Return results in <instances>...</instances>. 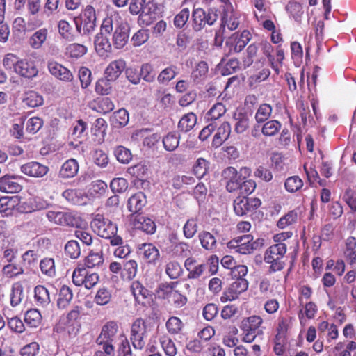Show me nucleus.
Listing matches in <instances>:
<instances>
[{"label": "nucleus", "instance_id": "nucleus-5", "mask_svg": "<svg viewBox=\"0 0 356 356\" xmlns=\"http://www.w3.org/2000/svg\"><path fill=\"white\" fill-rule=\"evenodd\" d=\"M114 18L106 17L101 25L100 33L95 38V50L100 56H104L111 49V44L108 38L104 34H110L113 30Z\"/></svg>", "mask_w": 356, "mask_h": 356}, {"label": "nucleus", "instance_id": "nucleus-2", "mask_svg": "<svg viewBox=\"0 0 356 356\" xmlns=\"http://www.w3.org/2000/svg\"><path fill=\"white\" fill-rule=\"evenodd\" d=\"M119 326L117 322L110 321L102 327L99 335L96 339L97 345L102 346L106 355H112L115 351V344L120 340Z\"/></svg>", "mask_w": 356, "mask_h": 356}, {"label": "nucleus", "instance_id": "nucleus-28", "mask_svg": "<svg viewBox=\"0 0 356 356\" xmlns=\"http://www.w3.org/2000/svg\"><path fill=\"white\" fill-rule=\"evenodd\" d=\"M233 118L236 122L234 131L237 134H243L249 128L250 117L248 113L242 111L235 112L233 115Z\"/></svg>", "mask_w": 356, "mask_h": 356}, {"label": "nucleus", "instance_id": "nucleus-17", "mask_svg": "<svg viewBox=\"0 0 356 356\" xmlns=\"http://www.w3.org/2000/svg\"><path fill=\"white\" fill-rule=\"evenodd\" d=\"M20 170L23 174L35 178L44 177L49 170L47 165L36 161H31L22 165Z\"/></svg>", "mask_w": 356, "mask_h": 356}, {"label": "nucleus", "instance_id": "nucleus-19", "mask_svg": "<svg viewBox=\"0 0 356 356\" xmlns=\"http://www.w3.org/2000/svg\"><path fill=\"white\" fill-rule=\"evenodd\" d=\"M19 202L20 198L18 196L1 197L0 213L6 216L13 215L15 211L19 210Z\"/></svg>", "mask_w": 356, "mask_h": 356}, {"label": "nucleus", "instance_id": "nucleus-34", "mask_svg": "<svg viewBox=\"0 0 356 356\" xmlns=\"http://www.w3.org/2000/svg\"><path fill=\"white\" fill-rule=\"evenodd\" d=\"M34 298L38 306L45 307L51 302L49 292L46 287L38 285L34 289Z\"/></svg>", "mask_w": 356, "mask_h": 356}, {"label": "nucleus", "instance_id": "nucleus-54", "mask_svg": "<svg viewBox=\"0 0 356 356\" xmlns=\"http://www.w3.org/2000/svg\"><path fill=\"white\" fill-rule=\"evenodd\" d=\"M87 52V47L78 43L69 44L66 48V54L71 58H79L85 55Z\"/></svg>", "mask_w": 356, "mask_h": 356}, {"label": "nucleus", "instance_id": "nucleus-7", "mask_svg": "<svg viewBox=\"0 0 356 356\" xmlns=\"http://www.w3.org/2000/svg\"><path fill=\"white\" fill-rule=\"evenodd\" d=\"M99 275L96 273L88 272L81 264H79L74 270L72 282L78 286H84L86 289H90L99 282Z\"/></svg>", "mask_w": 356, "mask_h": 356}, {"label": "nucleus", "instance_id": "nucleus-36", "mask_svg": "<svg viewBox=\"0 0 356 356\" xmlns=\"http://www.w3.org/2000/svg\"><path fill=\"white\" fill-rule=\"evenodd\" d=\"M104 262V257L102 250L95 252L91 250L84 259V264L81 266L84 268H93L101 266Z\"/></svg>", "mask_w": 356, "mask_h": 356}, {"label": "nucleus", "instance_id": "nucleus-50", "mask_svg": "<svg viewBox=\"0 0 356 356\" xmlns=\"http://www.w3.org/2000/svg\"><path fill=\"white\" fill-rule=\"evenodd\" d=\"M180 136L176 133H168L163 138V144L165 150L172 152L175 150L179 144Z\"/></svg>", "mask_w": 356, "mask_h": 356}, {"label": "nucleus", "instance_id": "nucleus-46", "mask_svg": "<svg viewBox=\"0 0 356 356\" xmlns=\"http://www.w3.org/2000/svg\"><path fill=\"white\" fill-rule=\"evenodd\" d=\"M129 120V113L124 108H120L114 112L111 117V122L115 127H124L128 124Z\"/></svg>", "mask_w": 356, "mask_h": 356}, {"label": "nucleus", "instance_id": "nucleus-57", "mask_svg": "<svg viewBox=\"0 0 356 356\" xmlns=\"http://www.w3.org/2000/svg\"><path fill=\"white\" fill-rule=\"evenodd\" d=\"M172 252L175 257H186L190 254V247L184 241L175 242L172 245Z\"/></svg>", "mask_w": 356, "mask_h": 356}, {"label": "nucleus", "instance_id": "nucleus-61", "mask_svg": "<svg viewBox=\"0 0 356 356\" xmlns=\"http://www.w3.org/2000/svg\"><path fill=\"white\" fill-rule=\"evenodd\" d=\"M140 79L145 81L152 83L155 80L156 72L153 66L149 63L143 64L140 70Z\"/></svg>", "mask_w": 356, "mask_h": 356}, {"label": "nucleus", "instance_id": "nucleus-11", "mask_svg": "<svg viewBox=\"0 0 356 356\" xmlns=\"http://www.w3.org/2000/svg\"><path fill=\"white\" fill-rule=\"evenodd\" d=\"M221 177L228 192L233 193L239 189L243 177L235 168L227 167L222 171Z\"/></svg>", "mask_w": 356, "mask_h": 356}, {"label": "nucleus", "instance_id": "nucleus-53", "mask_svg": "<svg viewBox=\"0 0 356 356\" xmlns=\"http://www.w3.org/2000/svg\"><path fill=\"white\" fill-rule=\"evenodd\" d=\"M234 210L235 213L239 216H243L250 212L247 197H236L234 201Z\"/></svg>", "mask_w": 356, "mask_h": 356}, {"label": "nucleus", "instance_id": "nucleus-4", "mask_svg": "<svg viewBox=\"0 0 356 356\" xmlns=\"http://www.w3.org/2000/svg\"><path fill=\"white\" fill-rule=\"evenodd\" d=\"M286 252V245L279 243L270 246L265 252L264 261L270 264V270H281L284 266L282 259Z\"/></svg>", "mask_w": 356, "mask_h": 356}, {"label": "nucleus", "instance_id": "nucleus-63", "mask_svg": "<svg viewBox=\"0 0 356 356\" xmlns=\"http://www.w3.org/2000/svg\"><path fill=\"white\" fill-rule=\"evenodd\" d=\"M298 218L297 212L292 210L289 211L286 215L280 218L277 225L280 229H284L289 225L295 223Z\"/></svg>", "mask_w": 356, "mask_h": 356}, {"label": "nucleus", "instance_id": "nucleus-51", "mask_svg": "<svg viewBox=\"0 0 356 356\" xmlns=\"http://www.w3.org/2000/svg\"><path fill=\"white\" fill-rule=\"evenodd\" d=\"M24 103L30 108L40 106L44 103L42 95L35 91H30L26 94L23 100Z\"/></svg>", "mask_w": 356, "mask_h": 356}, {"label": "nucleus", "instance_id": "nucleus-8", "mask_svg": "<svg viewBox=\"0 0 356 356\" xmlns=\"http://www.w3.org/2000/svg\"><path fill=\"white\" fill-rule=\"evenodd\" d=\"M251 40L250 31L244 30L241 33H235L225 42V51L227 56L241 52Z\"/></svg>", "mask_w": 356, "mask_h": 356}, {"label": "nucleus", "instance_id": "nucleus-40", "mask_svg": "<svg viewBox=\"0 0 356 356\" xmlns=\"http://www.w3.org/2000/svg\"><path fill=\"white\" fill-rule=\"evenodd\" d=\"M114 107V104L110 98L102 97L95 101L92 109L100 113L106 114L112 111Z\"/></svg>", "mask_w": 356, "mask_h": 356}, {"label": "nucleus", "instance_id": "nucleus-1", "mask_svg": "<svg viewBox=\"0 0 356 356\" xmlns=\"http://www.w3.org/2000/svg\"><path fill=\"white\" fill-rule=\"evenodd\" d=\"M90 227L97 235L110 240L111 245L123 243L122 238L117 234V225L102 214H96L90 222Z\"/></svg>", "mask_w": 356, "mask_h": 356}, {"label": "nucleus", "instance_id": "nucleus-56", "mask_svg": "<svg viewBox=\"0 0 356 356\" xmlns=\"http://www.w3.org/2000/svg\"><path fill=\"white\" fill-rule=\"evenodd\" d=\"M113 81L108 80V78L104 76L99 79L95 85V92L101 95H106L112 91Z\"/></svg>", "mask_w": 356, "mask_h": 356}, {"label": "nucleus", "instance_id": "nucleus-18", "mask_svg": "<svg viewBox=\"0 0 356 356\" xmlns=\"http://www.w3.org/2000/svg\"><path fill=\"white\" fill-rule=\"evenodd\" d=\"M126 62L123 59H118L111 62L104 70V76L108 80L116 81L125 70Z\"/></svg>", "mask_w": 356, "mask_h": 356}, {"label": "nucleus", "instance_id": "nucleus-38", "mask_svg": "<svg viewBox=\"0 0 356 356\" xmlns=\"http://www.w3.org/2000/svg\"><path fill=\"white\" fill-rule=\"evenodd\" d=\"M58 31L60 38L66 41L72 42L75 40V35L73 33L72 26L64 19L58 22Z\"/></svg>", "mask_w": 356, "mask_h": 356}, {"label": "nucleus", "instance_id": "nucleus-33", "mask_svg": "<svg viewBox=\"0 0 356 356\" xmlns=\"http://www.w3.org/2000/svg\"><path fill=\"white\" fill-rule=\"evenodd\" d=\"M198 238L202 248L211 252L216 251L217 241L212 234L207 231L201 232L198 234Z\"/></svg>", "mask_w": 356, "mask_h": 356}, {"label": "nucleus", "instance_id": "nucleus-44", "mask_svg": "<svg viewBox=\"0 0 356 356\" xmlns=\"http://www.w3.org/2000/svg\"><path fill=\"white\" fill-rule=\"evenodd\" d=\"M197 122V117L193 113L185 114L179 120V129L182 132H188L191 130Z\"/></svg>", "mask_w": 356, "mask_h": 356}, {"label": "nucleus", "instance_id": "nucleus-48", "mask_svg": "<svg viewBox=\"0 0 356 356\" xmlns=\"http://www.w3.org/2000/svg\"><path fill=\"white\" fill-rule=\"evenodd\" d=\"M209 163L203 158H199L195 161L193 172L197 179L203 178L208 172Z\"/></svg>", "mask_w": 356, "mask_h": 356}, {"label": "nucleus", "instance_id": "nucleus-43", "mask_svg": "<svg viewBox=\"0 0 356 356\" xmlns=\"http://www.w3.org/2000/svg\"><path fill=\"white\" fill-rule=\"evenodd\" d=\"M178 74V67L171 65L163 69L157 76V81L160 84H165L172 80Z\"/></svg>", "mask_w": 356, "mask_h": 356}, {"label": "nucleus", "instance_id": "nucleus-14", "mask_svg": "<svg viewBox=\"0 0 356 356\" xmlns=\"http://www.w3.org/2000/svg\"><path fill=\"white\" fill-rule=\"evenodd\" d=\"M15 73L28 79L36 77L38 74V69L35 61L31 58H19Z\"/></svg>", "mask_w": 356, "mask_h": 356}, {"label": "nucleus", "instance_id": "nucleus-32", "mask_svg": "<svg viewBox=\"0 0 356 356\" xmlns=\"http://www.w3.org/2000/svg\"><path fill=\"white\" fill-rule=\"evenodd\" d=\"M231 132V126L227 122H224L217 129L214 135L212 145L215 147H220L227 140Z\"/></svg>", "mask_w": 356, "mask_h": 356}, {"label": "nucleus", "instance_id": "nucleus-26", "mask_svg": "<svg viewBox=\"0 0 356 356\" xmlns=\"http://www.w3.org/2000/svg\"><path fill=\"white\" fill-rule=\"evenodd\" d=\"M79 168L77 161L74 159H70L62 165L58 176L63 179L72 178L77 175Z\"/></svg>", "mask_w": 356, "mask_h": 356}, {"label": "nucleus", "instance_id": "nucleus-16", "mask_svg": "<svg viewBox=\"0 0 356 356\" xmlns=\"http://www.w3.org/2000/svg\"><path fill=\"white\" fill-rule=\"evenodd\" d=\"M184 267L188 272V279L197 280L202 277L207 270V264L199 263L194 257H188L184 261Z\"/></svg>", "mask_w": 356, "mask_h": 356}, {"label": "nucleus", "instance_id": "nucleus-55", "mask_svg": "<svg viewBox=\"0 0 356 356\" xmlns=\"http://www.w3.org/2000/svg\"><path fill=\"white\" fill-rule=\"evenodd\" d=\"M165 326L170 334H177L181 332L184 323L178 317L172 316L167 321Z\"/></svg>", "mask_w": 356, "mask_h": 356}, {"label": "nucleus", "instance_id": "nucleus-27", "mask_svg": "<svg viewBox=\"0 0 356 356\" xmlns=\"http://www.w3.org/2000/svg\"><path fill=\"white\" fill-rule=\"evenodd\" d=\"M209 67L206 62H199L193 70L191 79L195 84L202 83L207 77Z\"/></svg>", "mask_w": 356, "mask_h": 356}, {"label": "nucleus", "instance_id": "nucleus-6", "mask_svg": "<svg viewBox=\"0 0 356 356\" xmlns=\"http://www.w3.org/2000/svg\"><path fill=\"white\" fill-rule=\"evenodd\" d=\"M193 29L195 31L203 29L206 25L212 26L218 18V10L215 8L204 10L202 8H196L193 11Z\"/></svg>", "mask_w": 356, "mask_h": 356}, {"label": "nucleus", "instance_id": "nucleus-35", "mask_svg": "<svg viewBox=\"0 0 356 356\" xmlns=\"http://www.w3.org/2000/svg\"><path fill=\"white\" fill-rule=\"evenodd\" d=\"M62 195L70 203L77 205L85 204L86 198L81 191L76 189H67L63 192Z\"/></svg>", "mask_w": 356, "mask_h": 356}, {"label": "nucleus", "instance_id": "nucleus-45", "mask_svg": "<svg viewBox=\"0 0 356 356\" xmlns=\"http://www.w3.org/2000/svg\"><path fill=\"white\" fill-rule=\"evenodd\" d=\"M131 291L138 303H143V300L148 296L149 291L146 289L138 281L133 282Z\"/></svg>", "mask_w": 356, "mask_h": 356}, {"label": "nucleus", "instance_id": "nucleus-47", "mask_svg": "<svg viewBox=\"0 0 356 356\" xmlns=\"http://www.w3.org/2000/svg\"><path fill=\"white\" fill-rule=\"evenodd\" d=\"M24 321L31 327H37L42 322V315L36 309H29L24 314Z\"/></svg>", "mask_w": 356, "mask_h": 356}, {"label": "nucleus", "instance_id": "nucleus-60", "mask_svg": "<svg viewBox=\"0 0 356 356\" xmlns=\"http://www.w3.org/2000/svg\"><path fill=\"white\" fill-rule=\"evenodd\" d=\"M43 126V120L38 117L29 118L26 124V133L29 134H35Z\"/></svg>", "mask_w": 356, "mask_h": 356}, {"label": "nucleus", "instance_id": "nucleus-9", "mask_svg": "<svg viewBox=\"0 0 356 356\" xmlns=\"http://www.w3.org/2000/svg\"><path fill=\"white\" fill-rule=\"evenodd\" d=\"M147 334V325L144 319H136L131 327L130 339L135 349L142 350L145 345V338Z\"/></svg>", "mask_w": 356, "mask_h": 356}, {"label": "nucleus", "instance_id": "nucleus-64", "mask_svg": "<svg viewBox=\"0 0 356 356\" xmlns=\"http://www.w3.org/2000/svg\"><path fill=\"white\" fill-rule=\"evenodd\" d=\"M40 267L42 273L49 277H54L56 274L54 261L51 258L42 259Z\"/></svg>", "mask_w": 356, "mask_h": 356}, {"label": "nucleus", "instance_id": "nucleus-21", "mask_svg": "<svg viewBox=\"0 0 356 356\" xmlns=\"http://www.w3.org/2000/svg\"><path fill=\"white\" fill-rule=\"evenodd\" d=\"M253 236L251 235H243L240 237H237L234 241L230 242L231 244L236 243V245H232L236 251L240 254H250L253 250V244L252 241Z\"/></svg>", "mask_w": 356, "mask_h": 356}, {"label": "nucleus", "instance_id": "nucleus-25", "mask_svg": "<svg viewBox=\"0 0 356 356\" xmlns=\"http://www.w3.org/2000/svg\"><path fill=\"white\" fill-rule=\"evenodd\" d=\"M48 29L42 28L35 31L29 38V46L35 50L40 49L45 43L48 36Z\"/></svg>", "mask_w": 356, "mask_h": 356}, {"label": "nucleus", "instance_id": "nucleus-15", "mask_svg": "<svg viewBox=\"0 0 356 356\" xmlns=\"http://www.w3.org/2000/svg\"><path fill=\"white\" fill-rule=\"evenodd\" d=\"M47 68L53 76L63 82L71 83L74 81V77L72 72L58 62H48Z\"/></svg>", "mask_w": 356, "mask_h": 356}, {"label": "nucleus", "instance_id": "nucleus-62", "mask_svg": "<svg viewBox=\"0 0 356 356\" xmlns=\"http://www.w3.org/2000/svg\"><path fill=\"white\" fill-rule=\"evenodd\" d=\"M284 186L288 192L295 193L303 186V181L298 176H292L286 179Z\"/></svg>", "mask_w": 356, "mask_h": 356}, {"label": "nucleus", "instance_id": "nucleus-12", "mask_svg": "<svg viewBox=\"0 0 356 356\" xmlns=\"http://www.w3.org/2000/svg\"><path fill=\"white\" fill-rule=\"evenodd\" d=\"M248 288V282L246 279H236L226 289L220 300L222 302L232 301L238 298L239 295L245 291Z\"/></svg>", "mask_w": 356, "mask_h": 356}, {"label": "nucleus", "instance_id": "nucleus-37", "mask_svg": "<svg viewBox=\"0 0 356 356\" xmlns=\"http://www.w3.org/2000/svg\"><path fill=\"white\" fill-rule=\"evenodd\" d=\"M138 272V264L134 259H130L124 262L121 276L124 280H133Z\"/></svg>", "mask_w": 356, "mask_h": 356}, {"label": "nucleus", "instance_id": "nucleus-29", "mask_svg": "<svg viewBox=\"0 0 356 356\" xmlns=\"http://www.w3.org/2000/svg\"><path fill=\"white\" fill-rule=\"evenodd\" d=\"M147 203L146 196L143 192L131 195L128 200L127 207L130 212L138 213Z\"/></svg>", "mask_w": 356, "mask_h": 356}, {"label": "nucleus", "instance_id": "nucleus-31", "mask_svg": "<svg viewBox=\"0 0 356 356\" xmlns=\"http://www.w3.org/2000/svg\"><path fill=\"white\" fill-rule=\"evenodd\" d=\"M343 254L350 265L356 264V238L354 236L346 239Z\"/></svg>", "mask_w": 356, "mask_h": 356}, {"label": "nucleus", "instance_id": "nucleus-20", "mask_svg": "<svg viewBox=\"0 0 356 356\" xmlns=\"http://www.w3.org/2000/svg\"><path fill=\"white\" fill-rule=\"evenodd\" d=\"M239 17L234 12V8L230 6L227 8V10L222 12L221 14V26H227L230 31L236 30L239 26Z\"/></svg>", "mask_w": 356, "mask_h": 356}, {"label": "nucleus", "instance_id": "nucleus-58", "mask_svg": "<svg viewBox=\"0 0 356 356\" xmlns=\"http://www.w3.org/2000/svg\"><path fill=\"white\" fill-rule=\"evenodd\" d=\"M114 155L116 159L124 164L129 163L132 159L131 151L124 146H118L114 149Z\"/></svg>", "mask_w": 356, "mask_h": 356}, {"label": "nucleus", "instance_id": "nucleus-22", "mask_svg": "<svg viewBox=\"0 0 356 356\" xmlns=\"http://www.w3.org/2000/svg\"><path fill=\"white\" fill-rule=\"evenodd\" d=\"M22 186L16 181L14 176L5 175L0 177V191L6 193H18Z\"/></svg>", "mask_w": 356, "mask_h": 356}, {"label": "nucleus", "instance_id": "nucleus-23", "mask_svg": "<svg viewBox=\"0 0 356 356\" xmlns=\"http://www.w3.org/2000/svg\"><path fill=\"white\" fill-rule=\"evenodd\" d=\"M140 254L149 264H155L160 257L159 249L152 243H143L140 248Z\"/></svg>", "mask_w": 356, "mask_h": 356}, {"label": "nucleus", "instance_id": "nucleus-39", "mask_svg": "<svg viewBox=\"0 0 356 356\" xmlns=\"http://www.w3.org/2000/svg\"><path fill=\"white\" fill-rule=\"evenodd\" d=\"M129 11L132 15H147L150 13V8L146 0H131Z\"/></svg>", "mask_w": 356, "mask_h": 356}, {"label": "nucleus", "instance_id": "nucleus-3", "mask_svg": "<svg viewBox=\"0 0 356 356\" xmlns=\"http://www.w3.org/2000/svg\"><path fill=\"white\" fill-rule=\"evenodd\" d=\"M96 19L95 8L88 5L79 16L74 18L76 32L81 35L91 33L96 27Z\"/></svg>", "mask_w": 356, "mask_h": 356}, {"label": "nucleus", "instance_id": "nucleus-52", "mask_svg": "<svg viewBox=\"0 0 356 356\" xmlns=\"http://www.w3.org/2000/svg\"><path fill=\"white\" fill-rule=\"evenodd\" d=\"M281 127L282 124L278 120H272L263 125L261 132L266 136H273L279 132Z\"/></svg>", "mask_w": 356, "mask_h": 356}, {"label": "nucleus", "instance_id": "nucleus-42", "mask_svg": "<svg viewBox=\"0 0 356 356\" xmlns=\"http://www.w3.org/2000/svg\"><path fill=\"white\" fill-rule=\"evenodd\" d=\"M10 296V305L13 307H16L22 302L24 297V293L23 286L19 282H15L12 285Z\"/></svg>", "mask_w": 356, "mask_h": 356}, {"label": "nucleus", "instance_id": "nucleus-59", "mask_svg": "<svg viewBox=\"0 0 356 356\" xmlns=\"http://www.w3.org/2000/svg\"><path fill=\"white\" fill-rule=\"evenodd\" d=\"M3 274L7 277L13 278L24 273V268L18 264L9 263L2 269Z\"/></svg>", "mask_w": 356, "mask_h": 356}, {"label": "nucleus", "instance_id": "nucleus-30", "mask_svg": "<svg viewBox=\"0 0 356 356\" xmlns=\"http://www.w3.org/2000/svg\"><path fill=\"white\" fill-rule=\"evenodd\" d=\"M134 225L136 229H140L147 234H153L156 229L154 221L144 216L137 217L134 220Z\"/></svg>", "mask_w": 356, "mask_h": 356}, {"label": "nucleus", "instance_id": "nucleus-10", "mask_svg": "<svg viewBox=\"0 0 356 356\" xmlns=\"http://www.w3.org/2000/svg\"><path fill=\"white\" fill-rule=\"evenodd\" d=\"M114 18L113 26L115 29L113 36V42L116 49L122 48L127 42L129 35V27L122 21H119L120 17L118 15L110 17Z\"/></svg>", "mask_w": 356, "mask_h": 356}, {"label": "nucleus", "instance_id": "nucleus-41", "mask_svg": "<svg viewBox=\"0 0 356 356\" xmlns=\"http://www.w3.org/2000/svg\"><path fill=\"white\" fill-rule=\"evenodd\" d=\"M73 298L72 291L67 286H63L59 291L57 306L60 309L66 308Z\"/></svg>", "mask_w": 356, "mask_h": 356}, {"label": "nucleus", "instance_id": "nucleus-13", "mask_svg": "<svg viewBox=\"0 0 356 356\" xmlns=\"http://www.w3.org/2000/svg\"><path fill=\"white\" fill-rule=\"evenodd\" d=\"M46 216L50 222L58 225L74 227L78 223L75 216L70 212L49 211Z\"/></svg>", "mask_w": 356, "mask_h": 356}, {"label": "nucleus", "instance_id": "nucleus-24", "mask_svg": "<svg viewBox=\"0 0 356 356\" xmlns=\"http://www.w3.org/2000/svg\"><path fill=\"white\" fill-rule=\"evenodd\" d=\"M107 127V122L104 118H99L95 120L91 127V132L97 143L101 144L104 141Z\"/></svg>", "mask_w": 356, "mask_h": 356}, {"label": "nucleus", "instance_id": "nucleus-49", "mask_svg": "<svg viewBox=\"0 0 356 356\" xmlns=\"http://www.w3.org/2000/svg\"><path fill=\"white\" fill-rule=\"evenodd\" d=\"M273 112L272 106L266 103L261 104L255 113V120L258 123H263L270 118Z\"/></svg>", "mask_w": 356, "mask_h": 356}]
</instances>
